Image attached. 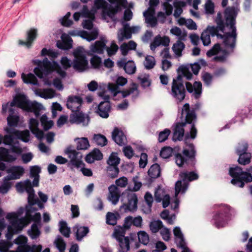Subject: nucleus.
Returning <instances> with one entry per match:
<instances>
[{
    "mask_svg": "<svg viewBox=\"0 0 252 252\" xmlns=\"http://www.w3.org/2000/svg\"><path fill=\"white\" fill-rule=\"evenodd\" d=\"M10 180H11L7 179V176L4 178L3 184L0 187V193L5 194L8 192L12 185Z\"/></svg>",
    "mask_w": 252,
    "mask_h": 252,
    "instance_id": "nucleus-58",
    "label": "nucleus"
},
{
    "mask_svg": "<svg viewBox=\"0 0 252 252\" xmlns=\"http://www.w3.org/2000/svg\"><path fill=\"white\" fill-rule=\"evenodd\" d=\"M181 119V123H177L174 128L173 139L181 140L182 139L185 133L184 127H188L190 129L189 134L187 133V137L194 139L196 137L197 130L195 127L194 121L196 119L195 112L193 110H190L189 103H186L182 109Z\"/></svg>",
    "mask_w": 252,
    "mask_h": 252,
    "instance_id": "nucleus-2",
    "label": "nucleus"
},
{
    "mask_svg": "<svg viewBox=\"0 0 252 252\" xmlns=\"http://www.w3.org/2000/svg\"><path fill=\"white\" fill-rule=\"evenodd\" d=\"M247 171L248 172H244L238 166L230 168L229 174L233 177L231 183L234 185L243 188L245 183L252 182V176L250 173H252V167L248 169Z\"/></svg>",
    "mask_w": 252,
    "mask_h": 252,
    "instance_id": "nucleus-8",
    "label": "nucleus"
},
{
    "mask_svg": "<svg viewBox=\"0 0 252 252\" xmlns=\"http://www.w3.org/2000/svg\"><path fill=\"white\" fill-rule=\"evenodd\" d=\"M119 218L120 215L118 213L108 212L106 216V223L110 225H115Z\"/></svg>",
    "mask_w": 252,
    "mask_h": 252,
    "instance_id": "nucleus-47",
    "label": "nucleus"
},
{
    "mask_svg": "<svg viewBox=\"0 0 252 252\" xmlns=\"http://www.w3.org/2000/svg\"><path fill=\"white\" fill-rule=\"evenodd\" d=\"M155 10L154 8L149 7L143 12V16L145 18V22L151 27H155L157 25V19L155 16Z\"/></svg>",
    "mask_w": 252,
    "mask_h": 252,
    "instance_id": "nucleus-25",
    "label": "nucleus"
},
{
    "mask_svg": "<svg viewBox=\"0 0 252 252\" xmlns=\"http://www.w3.org/2000/svg\"><path fill=\"white\" fill-rule=\"evenodd\" d=\"M106 43L104 41H96L90 47V52L93 53L101 54L105 47Z\"/></svg>",
    "mask_w": 252,
    "mask_h": 252,
    "instance_id": "nucleus-39",
    "label": "nucleus"
},
{
    "mask_svg": "<svg viewBox=\"0 0 252 252\" xmlns=\"http://www.w3.org/2000/svg\"><path fill=\"white\" fill-rule=\"evenodd\" d=\"M171 95L177 102H182L185 98L186 90L180 75L173 79Z\"/></svg>",
    "mask_w": 252,
    "mask_h": 252,
    "instance_id": "nucleus-11",
    "label": "nucleus"
},
{
    "mask_svg": "<svg viewBox=\"0 0 252 252\" xmlns=\"http://www.w3.org/2000/svg\"><path fill=\"white\" fill-rule=\"evenodd\" d=\"M64 34L62 35V39H63V42H58L57 43V46L59 48L63 49H68L71 48V42L72 40L69 37L66 36V39L65 40L64 39Z\"/></svg>",
    "mask_w": 252,
    "mask_h": 252,
    "instance_id": "nucleus-56",
    "label": "nucleus"
},
{
    "mask_svg": "<svg viewBox=\"0 0 252 252\" xmlns=\"http://www.w3.org/2000/svg\"><path fill=\"white\" fill-rule=\"evenodd\" d=\"M24 211V209L20 208L16 212L9 213L6 215L5 218L9 223L7 227L8 233L6 234L8 238H11L13 234L21 231L28 224L26 215L25 217L19 218Z\"/></svg>",
    "mask_w": 252,
    "mask_h": 252,
    "instance_id": "nucleus-5",
    "label": "nucleus"
},
{
    "mask_svg": "<svg viewBox=\"0 0 252 252\" xmlns=\"http://www.w3.org/2000/svg\"><path fill=\"white\" fill-rule=\"evenodd\" d=\"M40 231L36 224H33L28 231L29 236L32 239H37L40 236Z\"/></svg>",
    "mask_w": 252,
    "mask_h": 252,
    "instance_id": "nucleus-51",
    "label": "nucleus"
},
{
    "mask_svg": "<svg viewBox=\"0 0 252 252\" xmlns=\"http://www.w3.org/2000/svg\"><path fill=\"white\" fill-rule=\"evenodd\" d=\"M163 226L162 221L159 220H153L149 224L150 229L154 233H156L159 230H160Z\"/></svg>",
    "mask_w": 252,
    "mask_h": 252,
    "instance_id": "nucleus-57",
    "label": "nucleus"
},
{
    "mask_svg": "<svg viewBox=\"0 0 252 252\" xmlns=\"http://www.w3.org/2000/svg\"><path fill=\"white\" fill-rule=\"evenodd\" d=\"M83 102L82 99L79 96L71 95L68 97L66 106L73 113L70 115L69 122L71 124H82L86 126L89 122V117L79 111Z\"/></svg>",
    "mask_w": 252,
    "mask_h": 252,
    "instance_id": "nucleus-4",
    "label": "nucleus"
},
{
    "mask_svg": "<svg viewBox=\"0 0 252 252\" xmlns=\"http://www.w3.org/2000/svg\"><path fill=\"white\" fill-rule=\"evenodd\" d=\"M108 89L111 92L116 96L117 94L121 93L123 97H126L129 95H132V97H136L138 95V91L137 89V85L135 83H132L129 88L123 91H120L117 84L110 83L108 85Z\"/></svg>",
    "mask_w": 252,
    "mask_h": 252,
    "instance_id": "nucleus-16",
    "label": "nucleus"
},
{
    "mask_svg": "<svg viewBox=\"0 0 252 252\" xmlns=\"http://www.w3.org/2000/svg\"><path fill=\"white\" fill-rule=\"evenodd\" d=\"M17 106L24 110L34 112L35 116L37 117L40 114V111L43 108L42 104L36 101L31 102L27 97L22 94L17 95L13 100L10 103L3 104L2 105V113H5L7 108L9 107Z\"/></svg>",
    "mask_w": 252,
    "mask_h": 252,
    "instance_id": "nucleus-3",
    "label": "nucleus"
},
{
    "mask_svg": "<svg viewBox=\"0 0 252 252\" xmlns=\"http://www.w3.org/2000/svg\"><path fill=\"white\" fill-rule=\"evenodd\" d=\"M110 110V105L109 102H101L97 109L98 115L104 118H107L109 116V112Z\"/></svg>",
    "mask_w": 252,
    "mask_h": 252,
    "instance_id": "nucleus-34",
    "label": "nucleus"
},
{
    "mask_svg": "<svg viewBox=\"0 0 252 252\" xmlns=\"http://www.w3.org/2000/svg\"><path fill=\"white\" fill-rule=\"evenodd\" d=\"M143 65L147 69H151L153 68L156 65V60L153 56L147 55L145 57V60L143 62Z\"/></svg>",
    "mask_w": 252,
    "mask_h": 252,
    "instance_id": "nucleus-53",
    "label": "nucleus"
},
{
    "mask_svg": "<svg viewBox=\"0 0 252 252\" xmlns=\"http://www.w3.org/2000/svg\"><path fill=\"white\" fill-rule=\"evenodd\" d=\"M247 149L248 144L244 141L240 143L237 148V153L239 156L238 161L241 164L246 165L250 162L252 156L250 153L247 152Z\"/></svg>",
    "mask_w": 252,
    "mask_h": 252,
    "instance_id": "nucleus-18",
    "label": "nucleus"
},
{
    "mask_svg": "<svg viewBox=\"0 0 252 252\" xmlns=\"http://www.w3.org/2000/svg\"><path fill=\"white\" fill-rule=\"evenodd\" d=\"M5 131L7 134L3 138V142L4 144L13 145L14 144L15 139H21L25 142H28L30 140V132L28 130L19 131L14 128L7 127Z\"/></svg>",
    "mask_w": 252,
    "mask_h": 252,
    "instance_id": "nucleus-9",
    "label": "nucleus"
},
{
    "mask_svg": "<svg viewBox=\"0 0 252 252\" xmlns=\"http://www.w3.org/2000/svg\"><path fill=\"white\" fill-rule=\"evenodd\" d=\"M112 138L114 141L119 145L126 143V138L123 132L118 128H115L112 132Z\"/></svg>",
    "mask_w": 252,
    "mask_h": 252,
    "instance_id": "nucleus-31",
    "label": "nucleus"
},
{
    "mask_svg": "<svg viewBox=\"0 0 252 252\" xmlns=\"http://www.w3.org/2000/svg\"><path fill=\"white\" fill-rule=\"evenodd\" d=\"M38 122L37 120L32 118L30 120L29 127L32 132L39 140H41L44 137V133L42 130L38 128Z\"/></svg>",
    "mask_w": 252,
    "mask_h": 252,
    "instance_id": "nucleus-28",
    "label": "nucleus"
},
{
    "mask_svg": "<svg viewBox=\"0 0 252 252\" xmlns=\"http://www.w3.org/2000/svg\"><path fill=\"white\" fill-rule=\"evenodd\" d=\"M138 238L139 242L146 245L149 242V236L148 233L144 231H139L137 233Z\"/></svg>",
    "mask_w": 252,
    "mask_h": 252,
    "instance_id": "nucleus-61",
    "label": "nucleus"
},
{
    "mask_svg": "<svg viewBox=\"0 0 252 252\" xmlns=\"http://www.w3.org/2000/svg\"><path fill=\"white\" fill-rule=\"evenodd\" d=\"M170 42L169 37L167 36H161L160 35L156 36L150 45V49L154 51L156 49L160 46L167 47L169 45Z\"/></svg>",
    "mask_w": 252,
    "mask_h": 252,
    "instance_id": "nucleus-23",
    "label": "nucleus"
},
{
    "mask_svg": "<svg viewBox=\"0 0 252 252\" xmlns=\"http://www.w3.org/2000/svg\"><path fill=\"white\" fill-rule=\"evenodd\" d=\"M126 230L122 226H117L114 229L113 236L117 240H121V239L125 237Z\"/></svg>",
    "mask_w": 252,
    "mask_h": 252,
    "instance_id": "nucleus-52",
    "label": "nucleus"
},
{
    "mask_svg": "<svg viewBox=\"0 0 252 252\" xmlns=\"http://www.w3.org/2000/svg\"><path fill=\"white\" fill-rule=\"evenodd\" d=\"M136 65L133 61L127 62L124 66V70L128 74H132L135 72Z\"/></svg>",
    "mask_w": 252,
    "mask_h": 252,
    "instance_id": "nucleus-63",
    "label": "nucleus"
},
{
    "mask_svg": "<svg viewBox=\"0 0 252 252\" xmlns=\"http://www.w3.org/2000/svg\"><path fill=\"white\" fill-rule=\"evenodd\" d=\"M95 11L92 10L89 11L86 6H84L81 15L83 17L88 18L89 19L85 20L82 23V25L84 28L87 30H91L93 28V21L94 19V13Z\"/></svg>",
    "mask_w": 252,
    "mask_h": 252,
    "instance_id": "nucleus-22",
    "label": "nucleus"
},
{
    "mask_svg": "<svg viewBox=\"0 0 252 252\" xmlns=\"http://www.w3.org/2000/svg\"><path fill=\"white\" fill-rule=\"evenodd\" d=\"M54 243L60 252H63L65 250L66 244L61 237H57L55 240Z\"/></svg>",
    "mask_w": 252,
    "mask_h": 252,
    "instance_id": "nucleus-62",
    "label": "nucleus"
},
{
    "mask_svg": "<svg viewBox=\"0 0 252 252\" xmlns=\"http://www.w3.org/2000/svg\"><path fill=\"white\" fill-rule=\"evenodd\" d=\"M34 199L35 200V203L30 202L28 201L29 204L26 207L27 217H31L32 214L36 211V209L33 207V205L36 204L38 201V198L35 197V194H34Z\"/></svg>",
    "mask_w": 252,
    "mask_h": 252,
    "instance_id": "nucleus-59",
    "label": "nucleus"
},
{
    "mask_svg": "<svg viewBox=\"0 0 252 252\" xmlns=\"http://www.w3.org/2000/svg\"><path fill=\"white\" fill-rule=\"evenodd\" d=\"M117 241L123 252H127L129 250L130 239L128 237H125Z\"/></svg>",
    "mask_w": 252,
    "mask_h": 252,
    "instance_id": "nucleus-55",
    "label": "nucleus"
},
{
    "mask_svg": "<svg viewBox=\"0 0 252 252\" xmlns=\"http://www.w3.org/2000/svg\"><path fill=\"white\" fill-rule=\"evenodd\" d=\"M37 35V30L36 29H31L27 32V41H23L20 40L19 44L22 45H25L27 47H30L33 40L36 38Z\"/></svg>",
    "mask_w": 252,
    "mask_h": 252,
    "instance_id": "nucleus-35",
    "label": "nucleus"
},
{
    "mask_svg": "<svg viewBox=\"0 0 252 252\" xmlns=\"http://www.w3.org/2000/svg\"><path fill=\"white\" fill-rule=\"evenodd\" d=\"M148 175L152 178H157L160 176V168L158 164H154L152 165L148 170Z\"/></svg>",
    "mask_w": 252,
    "mask_h": 252,
    "instance_id": "nucleus-48",
    "label": "nucleus"
},
{
    "mask_svg": "<svg viewBox=\"0 0 252 252\" xmlns=\"http://www.w3.org/2000/svg\"><path fill=\"white\" fill-rule=\"evenodd\" d=\"M93 139L97 145L101 146H104L107 143L106 137L100 134H94Z\"/></svg>",
    "mask_w": 252,
    "mask_h": 252,
    "instance_id": "nucleus-60",
    "label": "nucleus"
},
{
    "mask_svg": "<svg viewBox=\"0 0 252 252\" xmlns=\"http://www.w3.org/2000/svg\"><path fill=\"white\" fill-rule=\"evenodd\" d=\"M170 32L172 35L176 36L178 40L185 41L187 39V33L177 27L172 28L170 30Z\"/></svg>",
    "mask_w": 252,
    "mask_h": 252,
    "instance_id": "nucleus-41",
    "label": "nucleus"
},
{
    "mask_svg": "<svg viewBox=\"0 0 252 252\" xmlns=\"http://www.w3.org/2000/svg\"><path fill=\"white\" fill-rule=\"evenodd\" d=\"M220 207V212L217 214L214 218L215 224L218 228L223 227L227 224L228 213L230 210V207L227 205H221Z\"/></svg>",
    "mask_w": 252,
    "mask_h": 252,
    "instance_id": "nucleus-17",
    "label": "nucleus"
},
{
    "mask_svg": "<svg viewBox=\"0 0 252 252\" xmlns=\"http://www.w3.org/2000/svg\"><path fill=\"white\" fill-rule=\"evenodd\" d=\"M0 159L7 162H12L16 159L15 154H10L8 150L0 147Z\"/></svg>",
    "mask_w": 252,
    "mask_h": 252,
    "instance_id": "nucleus-36",
    "label": "nucleus"
},
{
    "mask_svg": "<svg viewBox=\"0 0 252 252\" xmlns=\"http://www.w3.org/2000/svg\"><path fill=\"white\" fill-rule=\"evenodd\" d=\"M16 189L18 192H23L25 190L28 194V199L30 202L35 203L34 199V191L33 189L31 182L29 180H26L24 182H20L16 184Z\"/></svg>",
    "mask_w": 252,
    "mask_h": 252,
    "instance_id": "nucleus-19",
    "label": "nucleus"
},
{
    "mask_svg": "<svg viewBox=\"0 0 252 252\" xmlns=\"http://www.w3.org/2000/svg\"><path fill=\"white\" fill-rule=\"evenodd\" d=\"M173 234L175 237V241L179 247H185L186 245L184 235L179 227H175L173 229Z\"/></svg>",
    "mask_w": 252,
    "mask_h": 252,
    "instance_id": "nucleus-32",
    "label": "nucleus"
},
{
    "mask_svg": "<svg viewBox=\"0 0 252 252\" xmlns=\"http://www.w3.org/2000/svg\"><path fill=\"white\" fill-rule=\"evenodd\" d=\"M76 142V148L77 150H85L89 148L90 144L87 138H77L75 139Z\"/></svg>",
    "mask_w": 252,
    "mask_h": 252,
    "instance_id": "nucleus-46",
    "label": "nucleus"
},
{
    "mask_svg": "<svg viewBox=\"0 0 252 252\" xmlns=\"http://www.w3.org/2000/svg\"><path fill=\"white\" fill-rule=\"evenodd\" d=\"M79 35L82 38L91 41L97 38L98 35V30L96 28H94L91 32L82 31L80 32Z\"/></svg>",
    "mask_w": 252,
    "mask_h": 252,
    "instance_id": "nucleus-37",
    "label": "nucleus"
},
{
    "mask_svg": "<svg viewBox=\"0 0 252 252\" xmlns=\"http://www.w3.org/2000/svg\"><path fill=\"white\" fill-rule=\"evenodd\" d=\"M102 158L103 155L101 152L98 149H94L86 156L85 160L88 163H92L94 160H101Z\"/></svg>",
    "mask_w": 252,
    "mask_h": 252,
    "instance_id": "nucleus-33",
    "label": "nucleus"
},
{
    "mask_svg": "<svg viewBox=\"0 0 252 252\" xmlns=\"http://www.w3.org/2000/svg\"><path fill=\"white\" fill-rule=\"evenodd\" d=\"M40 121L45 130L50 129L53 125V121L49 120L46 115H43L41 116Z\"/></svg>",
    "mask_w": 252,
    "mask_h": 252,
    "instance_id": "nucleus-64",
    "label": "nucleus"
},
{
    "mask_svg": "<svg viewBox=\"0 0 252 252\" xmlns=\"http://www.w3.org/2000/svg\"><path fill=\"white\" fill-rule=\"evenodd\" d=\"M120 163V158L118 157L116 154H112L108 160H107V163L111 165L114 166L113 171L114 172V174H111V177L112 178H116L119 172V168L117 167V165L119 164Z\"/></svg>",
    "mask_w": 252,
    "mask_h": 252,
    "instance_id": "nucleus-29",
    "label": "nucleus"
},
{
    "mask_svg": "<svg viewBox=\"0 0 252 252\" xmlns=\"http://www.w3.org/2000/svg\"><path fill=\"white\" fill-rule=\"evenodd\" d=\"M14 242L18 245L19 250L22 252H41L42 249L41 245H32L30 246L27 244L28 238L24 236L20 235L14 241Z\"/></svg>",
    "mask_w": 252,
    "mask_h": 252,
    "instance_id": "nucleus-15",
    "label": "nucleus"
},
{
    "mask_svg": "<svg viewBox=\"0 0 252 252\" xmlns=\"http://www.w3.org/2000/svg\"><path fill=\"white\" fill-rule=\"evenodd\" d=\"M65 153L67 155L71 164L74 167H78L82 165V155L80 152L73 149L71 147H68L65 150Z\"/></svg>",
    "mask_w": 252,
    "mask_h": 252,
    "instance_id": "nucleus-21",
    "label": "nucleus"
},
{
    "mask_svg": "<svg viewBox=\"0 0 252 252\" xmlns=\"http://www.w3.org/2000/svg\"><path fill=\"white\" fill-rule=\"evenodd\" d=\"M73 230L75 231L76 239L78 240H81V239L89 232L88 227L79 226L78 225H76L74 227Z\"/></svg>",
    "mask_w": 252,
    "mask_h": 252,
    "instance_id": "nucleus-44",
    "label": "nucleus"
},
{
    "mask_svg": "<svg viewBox=\"0 0 252 252\" xmlns=\"http://www.w3.org/2000/svg\"><path fill=\"white\" fill-rule=\"evenodd\" d=\"M178 23L180 26H186L188 29L191 30H196L197 28L196 23L191 19H186L181 17L178 19Z\"/></svg>",
    "mask_w": 252,
    "mask_h": 252,
    "instance_id": "nucleus-40",
    "label": "nucleus"
},
{
    "mask_svg": "<svg viewBox=\"0 0 252 252\" xmlns=\"http://www.w3.org/2000/svg\"><path fill=\"white\" fill-rule=\"evenodd\" d=\"M34 63L38 66L35 68L34 73L40 78H43L53 71H56L62 77H64L66 75V72L55 61L50 62L47 58H45L42 62L36 60L34 61Z\"/></svg>",
    "mask_w": 252,
    "mask_h": 252,
    "instance_id": "nucleus-6",
    "label": "nucleus"
},
{
    "mask_svg": "<svg viewBox=\"0 0 252 252\" xmlns=\"http://www.w3.org/2000/svg\"><path fill=\"white\" fill-rule=\"evenodd\" d=\"M123 28L120 29L118 32L117 37L120 42L123 41L124 39H128L131 38L132 34L138 33L141 27L139 26L130 27L129 24L124 21L122 22Z\"/></svg>",
    "mask_w": 252,
    "mask_h": 252,
    "instance_id": "nucleus-14",
    "label": "nucleus"
},
{
    "mask_svg": "<svg viewBox=\"0 0 252 252\" xmlns=\"http://www.w3.org/2000/svg\"><path fill=\"white\" fill-rule=\"evenodd\" d=\"M186 5V2L183 1H177L174 2L175 8L174 16L176 18L179 17L183 12L182 7Z\"/></svg>",
    "mask_w": 252,
    "mask_h": 252,
    "instance_id": "nucleus-50",
    "label": "nucleus"
},
{
    "mask_svg": "<svg viewBox=\"0 0 252 252\" xmlns=\"http://www.w3.org/2000/svg\"><path fill=\"white\" fill-rule=\"evenodd\" d=\"M185 48V45L180 40H177V41L173 44L172 49L176 58L181 57L182 56V52Z\"/></svg>",
    "mask_w": 252,
    "mask_h": 252,
    "instance_id": "nucleus-38",
    "label": "nucleus"
},
{
    "mask_svg": "<svg viewBox=\"0 0 252 252\" xmlns=\"http://www.w3.org/2000/svg\"><path fill=\"white\" fill-rule=\"evenodd\" d=\"M59 230L64 237L67 238L69 237L70 228L67 226V223L65 221L61 220L60 221Z\"/></svg>",
    "mask_w": 252,
    "mask_h": 252,
    "instance_id": "nucleus-54",
    "label": "nucleus"
},
{
    "mask_svg": "<svg viewBox=\"0 0 252 252\" xmlns=\"http://www.w3.org/2000/svg\"><path fill=\"white\" fill-rule=\"evenodd\" d=\"M187 91L192 93L194 97L198 98L202 93V84L200 82L195 81L193 85L189 82L186 83Z\"/></svg>",
    "mask_w": 252,
    "mask_h": 252,
    "instance_id": "nucleus-26",
    "label": "nucleus"
},
{
    "mask_svg": "<svg viewBox=\"0 0 252 252\" xmlns=\"http://www.w3.org/2000/svg\"><path fill=\"white\" fill-rule=\"evenodd\" d=\"M121 201L123 205L120 208L126 212H133L137 209L138 199L136 194L132 191L126 190L122 194Z\"/></svg>",
    "mask_w": 252,
    "mask_h": 252,
    "instance_id": "nucleus-12",
    "label": "nucleus"
},
{
    "mask_svg": "<svg viewBox=\"0 0 252 252\" xmlns=\"http://www.w3.org/2000/svg\"><path fill=\"white\" fill-rule=\"evenodd\" d=\"M73 55L75 57L72 64L73 68L79 71L86 70L88 67V62L84 50L82 48H78L74 51Z\"/></svg>",
    "mask_w": 252,
    "mask_h": 252,
    "instance_id": "nucleus-13",
    "label": "nucleus"
},
{
    "mask_svg": "<svg viewBox=\"0 0 252 252\" xmlns=\"http://www.w3.org/2000/svg\"><path fill=\"white\" fill-rule=\"evenodd\" d=\"M10 114L7 118L8 125L10 126H16L19 121V117L17 115H14L12 108H9Z\"/></svg>",
    "mask_w": 252,
    "mask_h": 252,
    "instance_id": "nucleus-45",
    "label": "nucleus"
},
{
    "mask_svg": "<svg viewBox=\"0 0 252 252\" xmlns=\"http://www.w3.org/2000/svg\"><path fill=\"white\" fill-rule=\"evenodd\" d=\"M237 10L234 7H228L225 11V23L223 24L221 20V16L220 13L217 14L216 22L219 29L223 33H230L231 35L225 36L224 39V45L225 48L232 51L235 45L236 32L235 18L237 15Z\"/></svg>",
    "mask_w": 252,
    "mask_h": 252,
    "instance_id": "nucleus-1",
    "label": "nucleus"
},
{
    "mask_svg": "<svg viewBox=\"0 0 252 252\" xmlns=\"http://www.w3.org/2000/svg\"><path fill=\"white\" fill-rule=\"evenodd\" d=\"M24 168L21 166H13L7 170V179L11 180L20 179L24 173Z\"/></svg>",
    "mask_w": 252,
    "mask_h": 252,
    "instance_id": "nucleus-24",
    "label": "nucleus"
},
{
    "mask_svg": "<svg viewBox=\"0 0 252 252\" xmlns=\"http://www.w3.org/2000/svg\"><path fill=\"white\" fill-rule=\"evenodd\" d=\"M34 94L45 99H51L56 96L55 91L52 89H38L34 91Z\"/></svg>",
    "mask_w": 252,
    "mask_h": 252,
    "instance_id": "nucleus-30",
    "label": "nucleus"
},
{
    "mask_svg": "<svg viewBox=\"0 0 252 252\" xmlns=\"http://www.w3.org/2000/svg\"><path fill=\"white\" fill-rule=\"evenodd\" d=\"M108 200L113 205L117 204L119 200L120 196V191L119 189L116 186L112 185L108 188Z\"/></svg>",
    "mask_w": 252,
    "mask_h": 252,
    "instance_id": "nucleus-27",
    "label": "nucleus"
},
{
    "mask_svg": "<svg viewBox=\"0 0 252 252\" xmlns=\"http://www.w3.org/2000/svg\"><path fill=\"white\" fill-rule=\"evenodd\" d=\"M112 4H115V7L108 4L105 0H95L94 7L97 9H102V16L104 19L107 17L113 19L116 13L121 9V7H126L127 2L126 0H108Z\"/></svg>",
    "mask_w": 252,
    "mask_h": 252,
    "instance_id": "nucleus-7",
    "label": "nucleus"
},
{
    "mask_svg": "<svg viewBox=\"0 0 252 252\" xmlns=\"http://www.w3.org/2000/svg\"><path fill=\"white\" fill-rule=\"evenodd\" d=\"M180 180L175 184V196L181 193H184L188 188L189 183L192 180L197 179L198 175L193 172H183L180 174Z\"/></svg>",
    "mask_w": 252,
    "mask_h": 252,
    "instance_id": "nucleus-10",
    "label": "nucleus"
},
{
    "mask_svg": "<svg viewBox=\"0 0 252 252\" xmlns=\"http://www.w3.org/2000/svg\"><path fill=\"white\" fill-rule=\"evenodd\" d=\"M219 31H220L218 27H215L214 26H208L207 29L204 30V31H207V33H208L210 35L214 36L215 35L217 36L218 38H221L223 39V42L224 43V39L225 36H227V33H223L224 34L222 35L221 34L218 33ZM228 35H231V32L230 33H228Z\"/></svg>",
    "mask_w": 252,
    "mask_h": 252,
    "instance_id": "nucleus-43",
    "label": "nucleus"
},
{
    "mask_svg": "<svg viewBox=\"0 0 252 252\" xmlns=\"http://www.w3.org/2000/svg\"><path fill=\"white\" fill-rule=\"evenodd\" d=\"M136 46V43L134 41L130 40L128 43H124L122 44L120 48L122 54L124 56H126L127 54L128 51L135 50Z\"/></svg>",
    "mask_w": 252,
    "mask_h": 252,
    "instance_id": "nucleus-42",
    "label": "nucleus"
},
{
    "mask_svg": "<svg viewBox=\"0 0 252 252\" xmlns=\"http://www.w3.org/2000/svg\"><path fill=\"white\" fill-rule=\"evenodd\" d=\"M189 148L185 149L183 150V154L186 157L184 158L181 154H177L175 155V160L177 165L179 167L183 166L187 161V158H192L195 156V151L192 144L187 145Z\"/></svg>",
    "mask_w": 252,
    "mask_h": 252,
    "instance_id": "nucleus-20",
    "label": "nucleus"
},
{
    "mask_svg": "<svg viewBox=\"0 0 252 252\" xmlns=\"http://www.w3.org/2000/svg\"><path fill=\"white\" fill-rule=\"evenodd\" d=\"M21 77L25 83L32 84L33 85L38 84L37 80L33 74L29 73L26 75L23 73L21 75Z\"/></svg>",
    "mask_w": 252,
    "mask_h": 252,
    "instance_id": "nucleus-49",
    "label": "nucleus"
}]
</instances>
